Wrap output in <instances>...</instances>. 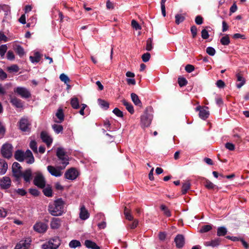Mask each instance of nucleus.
Wrapping results in <instances>:
<instances>
[{
    "label": "nucleus",
    "instance_id": "nucleus-10",
    "mask_svg": "<svg viewBox=\"0 0 249 249\" xmlns=\"http://www.w3.org/2000/svg\"><path fill=\"white\" fill-rule=\"evenodd\" d=\"M47 170L52 176L55 177H60L62 175V173L61 172L62 169H60L59 166L55 168L53 166L49 165L47 166Z\"/></svg>",
    "mask_w": 249,
    "mask_h": 249
},
{
    "label": "nucleus",
    "instance_id": "nucleus-12",
    "mask_svg": "<svg viewBox=\"0 0 249 249\" xmlns=\"http://www.w3.org/2000/svg\"><path fill=\"white\" fill-rule=\"evenodd\" d=\"M11 181L9 177L5 176L0 179V186L2 189H7L11 186Z\"/></svg>",
    "mask_w": 249,
    "mask_h": 249
},
{
    "label": "nucleus",
    "instance_id": "nucleus-36",
    "mask_svg": "<svg viewBox=\"0 0 249 249\" xmlns=\"http://www.w3.org/2000/svg\"><path fill=\"white\" fill-rule=\"evenodd\" d=\"M22 173L23 172H22L21 170H12L13 175L17 180H18V179L22 177Z\"/></svg>",
    "mask_w": 249,
    "mask_h": 249
},
{
    "label": "nucleus",
    "instance_id": "nucleus-56",
    "mask_svg": "<svg viewBox=\"0 0 249 249\" xmlns=\"http://www.w3.org/2000/svg\"><path fill=\"white\" fill-rule=\"evenodd\" d=\"M131 25L132 27L135 28L136 30L141 29V26L139 25L138 22L134 19H133L131 21Z\"/></svg>",
    "mask_w": 249,
    "mask_h": 249
},
{
    "label": "nucleus",
    "instance_id": "nucleus-52",
    "mask_svg": "<svg viewBox=\"0 0 249 249\" xmlns=\"http://www.w3.org/2000/svg\"><path fill=\"white\" fill-rule=\"evenodd\" d=\"M113 113H114L117 117H123L124 116L123 112L121 111L118 108L116 107L113 110Z\"/></svg>",
    "mask_w": 249,
    "mask_h": 249
},
{
    "label": "nucleus",
    "instance_id": "nucleus-33",
    "mask_svg": "<svg viewBox=\"0 0 249 249\" xmlns=\"http://www.w3.org/2000/svg\"><path fill=\"white\" fill-rule=\"evenodd\" d=\"M191 184L189 181H186L183 184L181 188L182 195H185L187 193V191L190 189Z\"/></svg>",
    "mask_w": 249,
    "mask_h": 249
},
{
    "label": "nucleus",
    "instance_id": "nucleus-15",
    "mask_svg": "<svg viewBox=\"0 0 249 249\" xmlns=\"http://www.w3.org/2000/svg\"><path fill=\"white\" fill-rule=\"evenodd\" d=\"M196 110L199 111V116L203 120L207 119L209 115L208 111L205 109L204 107L199 106L196 107Z\"/></svg>",
    "mask_w": 249,
    "mask_h": 249
},
{
    "label": "nucleus",
    "instance_id": "nucleus-8",
    "mask_svg": "<svg viewBox=\"0 0 249 249\" xmlns=\"http://www.w3.org/2000/svg\"><path fill=\"white\" fill-rule=\"evenodd\" d=\"M14 92L23 98H28L31 96L29 91L24 87H17L14 89Z\"/></svg>",
    "mask_w": 249,
    "mask_h": 249
},
{
    "label": "nucleus",
    "instance_id": "nucleus-47",
    "mask_svg": "<svg viewBox=\"0 0 249 249\" xmlns=\"http://www.w3.org/2000/svg\"><path fill=\"white\" fill-rule=\"evenodd\" d=\"M190 30H191V32L192 34V37L193 38H196V35H197V29L195 25L192 26L191 27Z\"/></svg>",
    "mask_w": 249,
    "mask_h": 249
},
{
    "label": "nucleus",
    "instance_id": "nucleus-20",
    "mask_svg": "<svg viewBox=\"0 0 249 249\" xmlns=\"http://www.w3.org/2000/svg\"><path fill=\"white\" fill-rule=\"evenodd\" d=\"M25 159H26V162L28 164H32L35 161V159L32 152L28 149L24 153Z\"/></svg>",
    "mask_w": 249,
    "mask_h": 249
},
{
    "label": "nucleus",
    "instance_id": "nucleus-11",
    "mask_svg": "<svg viewBox=\"0 0 249 249\" xmlns=\"http://www.w3.org/2000/svg\"><path fill=\"white\" fill-rule=\"evenodd\" d=\"M49 245L53 247L52 248H49V249H57L60 245V240L58 237H55L49 241ZM44 247L46 248L45 249H49L47 245Z\"/></svg>",
    "mask_w": 249,
    "mask_h": 249
},
{
    "label": "nucleus",
    "instance_id": "nucleus-1",
    "mask_svg": "<svg viewBox=\"0 0 249 249\" xmlns=\"http://www.w3.org/2000/svg\"><path fill=\"white\" fill-rule=\"evenodd\" d=\"M64 202L61 198L55 200L53 203L48 206L49 213L53 216H59L63 213Z\"/></svg>",
    "mask_w": 249,
    "mask_h": 249
},
{
    "label": "nucleus",
    "instance_id": "nucleus-16",
    "mask_svg": "<svg viewBox=\"0 0 249 249\" xmlns=\"http://www.w3.org/2000/svg\"><path fill=\"white\" fill-rule=\"evenodd\" d=\"M32 171L31 169L29 168L23 172L22 177L26 182L30 183L32 179Z\"/></svg>",
    "mask_w": 249,
    "mask_h": 249
},
{
    "label": "nucleus",
    "instance_id": "nucleus-53",
    "mask_svg": "<svg viewBox=\"0 0 249 249\" xmlns=\"http://www.w3.org/2000/svg\"><path fill=\"white\" fill-rule=\"evenodd\" d=\"M206 53L211 56H213L215 53V49L212 47H208L206 48Z\"/></svg>",
    "mask_w": 249,
    "mask_h": 249
},
{
    "label": "nucleus",
    "instance_id": "nucleus-41",
    "mask_svg": "<svg viewBox=\"0 0 249 249\" xmlns=\"http://www.w3.org/2000/svg\"><path fill=\"white\" fill-rule=\"evenodd\" d=\"M203 183L205 186L208 189H213L215 186L212 182L206 178L204 179Z\"/></svg>",
    "mask_w": 249,
    "mask_h": 249
},
{
    "label": "nucleus",
    "instance_id": "nucleus-42",
    "mask_svg": "<svg viewBox=\"0 0 249 249\" xmlns=\"http://www.w3.org/2000/svg\"><path fill=\"white\" fill-rule=\"evenodd\" d=\"M52 127L55 132L57 134L60 133L63 130V127L61 125L54 124L52 125Z\"/></svg>",
    "mask_w": 249,
    "mask_h": 249
},
{
    "label": "nucleus",
    "instance_id": "nucleus-46",
    "mask_svg": "<svg viewBox=\"0 0 249 249\" xmlns=\"http://www.w3.org/2000/svg\"><path fill=\"white\" fill-rule=\"evenodd\" d=\"M152 39L151 38H149L146 41V50L148 51H150L152 49Z\"/></svg>",
    "mask_w": 249,
    "mask_h": 249
},
{
    "label": "nucleus",
    "instance_id": "nucleus-13",
    "mask_svg": "<svg viewBox=\"0 0 249 249\" xmlns=\"http://www.w3.org/2000/svg\"><path fill=\"white\" fill-rule=\"evenodd\" d=\"M47 225L46 223L43 222L36 223L34 226V229L35 231L39 233H43L45 232L47 230Z\"/></svg>",
    "mask_w": 249,
    "mask_h": 249
},
{
    "label": "nucleus",
    "instance_id": "nucleus-58",
    "mask_svg": "<svg viewBox=\"0 0 249 249\" xmlns=\"http://www.w3.org/2000/svg\"><path fill=\"white\" fill-rule=\"evenodd\" d=\"M6 57L9 60H13L15 58L14 53L12 51H8Z\"/></svg>",
    "mask_w": 249,
    "mask_h": 249
},
{
    "label": "nucleus",
    "instance_id": "nucleus-6",
    "mask_svg": "<svg viewBox=\"0 0 249 249\" xmlns=\"http://www.w3.org/2000/svg\"><path fill=\"white\" fill-rule=\"evenodd\" d=\"M78 176V172L77 170L73 167L68 169L64 174L65 178L71 180L75 179Z\"/></svg>",
    "mask_w": 249,
    "mask_h": 249
},
{
    "label": "nucleus",
    "instance_id": "nucleus-4",
    "mask_svg": "<svg viewBox=\"0 0 249 249\" xmlns=\"http://www.w3.org/2000/svg\"><path fill=\"white\" fill-rule=\"evenodd\" d=\"M35 175L33 183L38 188L43 189L46 186V179L42 173L36 171L33 174Z\"/></svg>",
    "mask_w": 249,
    "mask_h": 249
},
{
    "label": "nucleus",
    "instance_id": "nucleus-61",
    "mask_svg": "<svg viewBox=\"0 0 249 249\" xmlns=\"http://www.w3.org/2000/svg\"><path fill=\"white\" fill-rule=\"evenodd\" d=\"M12 170H21L22 167L20 166L19 163L17 162H14L12 165Z\"/></svg>",
    "mask_w": 249,
    "mask_h": 249
},
{
    "label": "nucleus",
    "instance_id": "nucleus-63",
    "mask_svg": "<svg viewBox=\"0 0 249 249\" xmlns=\"http://www.w3.org/2000/svg\"><path fill=\"white\" fill-rule=\"evenodd\" d=\"M16 192L21 196H24L27 194L26 190L23 189H18L16 190Z\"/></svg>",
    "mask_w": 249,
    "mask_h": 249
},
{
    "label": "nucleus",
    "instance_id": "nucleus-38",
    "mask_svg": "<svg viewBox=\"0 0 249 249\" xmlns=\"http://www.w3.org/2000/svg\"><path fill=\"white\" fill-rule=\"evenodd\" d=\"M160 210L163 212L164 214L167 217H170L171 216V213L168 208L164 205L162 204L160 205Z\"/></svg>",
    "mask_w": 249,
    "mask_h": 249
},
{
    "label": "nucleus",
    "instance_id": "nucleus-30",
    "mask_svg": "<svg viewBox=\"0 0 249 249\" xmlns=\"http://www.w3.org/2000/svg\"><path fill=\"white\" fill-rule=\"evenodd\" d=\"M41 56L40 53L36 52L34 53V56H30L29 58L32 63H37L40 61Z\"/></svg>",
    "mask_w": 249,
    "mask_h": 249
},
{
    "label": "nucleus",
    "instance_id": "nucleus-57",
    "mask_svg": "<svg viewBox=\"0 0 249 249\" xmlns=\"http://www.w3.org/2000/svg\"><path fill=\"white\" fill-rule=\"evenodd\" d=\"M201 37L204 39H206L209 38V35L206 29H204L201 31Z\"/></svg>",
    "mask_w": 249,
    "mask_h": 249
},
{
    "label": "nucleus",
    "instance_id": "nucleus-9",
    "mask_svg": "<svg viewBox=\"0 0 249 249\" xmlns=\"http://www.w3.org/2000/svg\"><path fill=\"white\" fill-rule=\"evenodd\" d=\"M31 240L27 238L25 240H21L17 244L15 249H29L30 247Z\"/></svg>",
    "mask_w": 249,
    "mask_h": 249
},
{
    "label": "nucleus",
    "instance_id": "nucleus-7",
    "mask_svg": "<svg viewBox=\"0 0 249 249\" xmlns=\"http://www.w3.org/2000/svg\"><path fill=\"white\" fill-rule=\"evenodd\" d=\"M31 124L28 119L21 118L19 122V128L23 132H29L31 130Z\"/></svg>",
    "mask_w": 249,
    "mask_h": 249
},
{
    "label": "nucleus",
    "instance_id": "nucleus-24",
    "mask_svg": "<svg viewBox=\"0 0 249 249\" xmlns=\"http://www.w3.org/2000/svg\"><path fill=\"white\" fill-rule=\"evenodd\" d=\"M85 245L88 249H100L96 243L89 240H86L85 241Z\"/></svg>",
    "mask_w": 249,
    "mask_h": 249
},
{
    "label": "nucleus",
    "instance_id": "nucleus-62",
    "mask_svg": "<svg viewBox=\"0 0 249 249\" xmlns=\"http://www.w3.org/2000/svg\"><path fill=\"white\" fill-rule=\"evenodd\" d=\"M225 147L230 151H233L235 149L234 145L231 142H227L225 144Z\"/></svg>",
    "mask_w": 249,
    "mask_h": 249
},
{
    "label": "nucleus",
    "instance_id": "nucleus-35",
    "mask_svg": "<svg viewBox=\"0 0 249 249\" xmlns=\"http://www.w3.org/2000/svg\"><path fill=\"white\" fill-rule=\"evenodd\" d=\"M98 102L101 107L104 108L105 110H107L109 108V104L105 100L101 99H98Z\"/></svg>",
    "mask_w": 249,
    "mask_h": 249
},
{
    "label": "nucleus",
    "instance_id": "nucleus-17",
    "mask_svg": "<svg viewBox=\"0 0 249 249\" xmlns=\"http://www.w3.org/2000/svg\"><path fill=\"white\" fill-rule=\"evenodd\" d=\"M174 241L178 248H181L185 243L184 237L182 234H178L175 237Z\"/></svg>",
    "mask_w": 249,
    "mask_h": 249
},
{
    "label": "nucleus",
    "instance_id": "nucleus-40",
    "mask_svg": "<svg viewBox=\"0 0 249 249\" xmlns=\"http://www.w3.org/2000/svg\"><path fill=\"white\" fill-rule=\"evenodd\" d=\"M220 42L223 45H228L230 43V39L229 35H227L223 36L220 39Z\"/></svg>",
    "mask_w": 249,
    "mask_h": 249
},
{
    "label": "nucleus",
    "instance_id": "nucleus-50",
    "mask_svg": "<svg viewBox=\"0 0 249 249\" xmlns=\"http://www.w3.org/2000/svg\"><path fill=\"white\" fill-rule=\"evenodd\" d=\"M212 229V226L210 225H204L201 227L200 232L201 233L206 232Z\"/></svg>",
    "mask_w": 249,
    "mask_h": 249
},
{
    "label": "nucleus",
    "instance_id": "nucleus-28",
    "mask_svg": "<svg viewBox=\"0 0 249 249\" xmlns=\"http://www.w3.org/2000/svg\"><path fill=\"white\" fill-rule=\"evenodd\" d=\"M43 194L47 197H52L53 196V190L50 185L48 184L46 188H43Z\"/></svg>",
    "mask_w": 249,
    "mask_h": 249
},
{
    "label": "nucleus",
    "instance_id": "nucleus-14",
    "mask_svg": "<svg viewBox=\"0 0 249 249\" xmlns=\"http://www.w3.org/2000/svg\"><path fill=\"white\" fill-rule=\"evenodd\" d=\"M40 138L42 141L46 143L49 147L52 143L53 139L46 131H42L40 134Z\"/></svg>",
    "mask_w": 249,
    "mask_h": 249
},
{
    "label": "nucleus",
    "instance_id": "nucleus-45",
    "mask_svg": "<svg viewBox=\"0 0 249 249\" xmlns=\"http://www.w3.org/2000/svg\"><path fill=\"white\" fill-rule=\"evenodd\" d=\"M30 147L34 153H37L36 142L35 141H31L30 143Z\"/></svg>",
    "mask_w": 249,
    "mask_h": 249
},
{
    "label": "nucleus",
    "instance_id": "nucleus-2",
    "mask_svg": "<svg viewBox=\"0 0 249 249\" xmlns=\"http://www.w3.org/2000/svg\"><path fill=\"white\" fill-rule=\"evenodd\" d=\"M56 156L60 161L59 168L61 169H64L66 166L69 164V158L67 155L65 149L61 147H57L56 149Z\"/></svg>",
    "mask_w": 249,
    "mask_h": 249
},
{
    "label": "nucleus",
    "instance_id": "nucleus-51",
    "mask_svg": "<svg viewBox=\"0 0 249 249\" xmlns=\"http://www.w3.org/2000/svg\"><path fill=\"white\" fill-rule=\"evenodd\" d=\"M150 57V53H146L142 55V59L144 62H147L149 60Z\"/></svg>",
    "mask_w": 249,
    "mask_h": 249
},
{
    "label": "nucleus",
    "instance_id": "nucleus-29",
    "mask_svg": "<svg viewBox=\"0 0 249 249\" xmlns=\"http://www.w3.org/2000/svg\"><path fill=\"white\" fill-rule=\"evenodd\" d=\"M236 77L237 81L240 82L239 83L236 84V87L237 88L240 89L245 84V79L240 73H238L236 75Z\"/></svg>",
    "mask_w": 249,
    "mask_h": 249
},
{
    "label": "nucleus",
    "instance_id": "nucleus-22",
    "mask_svg": "<svg viewBox=\"0 0 249 249\" xmlns=\"http://www.w3.org/2000/svg\"><path fill=\"white\" fill-rule=\"evenodd\" d=\"M89 214L86 210L85 207L83 205L80 208L79 217L82 220H86L89 218Z\"/></svg>",
    "mask_w": 249,
    "mask_h": 249
},
{
    "label": "nucleus",
    "instance_id": "nucleus-37",
    "mask_svg": "<svg viewBox=\"0 0 249 249\" xmlns=\"http://www.w3.org/2000/svg\"><path fill=\"white\" fill-rule=\"evenodd\" d=\"M81 246V243L79 241L77 240H72L69 243V247L71 248H76V247H80Z\"/></svg>",
    "mask_w": 249,
    "mask_h": 249
},
{
    "label": "nucleus",
    "instance_id": "nucleus-26",
    "mask_svg": "<svg viewBox=\"0 0 249 249\" xmlns=\"http://www.w3.org/2000/svg\"><path fill=\"white\" fill-rule=\"evenodd\" d=\"M60 220L58 218H53L51 222L50 226L53 229H57L60 226Z\"/></svg>",
    "mask_w": 249,
    "mask_h": 249
},
{
    "label": "nucleus",
    "instance_id": "nucleus-59",
    "mask_svg": "<svg viewBox=\"0 0 249 249\" xmlns=\"http://www.w3.org/2000/svg\"><path fill=\"white\" fill-rule=\"evenodd\" d=\"M203 18L201 16H197L195 18V22L197 25H201L203 23Z\"/></svg>",
    "mask_w": 249,
    "mask_h": 249
},
{
    "label": "nucleus",
    "instance_id": "nucleus-43",
    "mask_svg": "<svg viewBox=\"0 0 249 249\" xmlns=\"http://www.w3.org/2000/svg\"><path fill=\"white\" fill-rule=\"evenodd\" d=\"M178 83L180 87L186 86L187 84V80L184 77H179L178 78Z\"/></svg>",
    "mask_w": 249,
    "mask_h": 249
},
{
    "label": "nucleus",
    "instance_id": "nucleus-25",
    "mask_svg": "<svg viewBox=\"0 0 249 249\" xmlns=\"http://www.w3.org/2000/svg\"><path fill=\"white\" fill-rule=\"evenodd\" d=\"M122 102L124 106L125 107L127 111L131 114L134 112V107L133 105L129 102H127L126 100L123 99Z\"/></svg>",
    "mask_w": 249,
    "mask_h": 249
},
{
    "label": "nucleus",
    "instance_id": "nucleus-27",
    "mask_svg": "<svg viewBox=\"0 0 249 249\" xmlns=\"http://www.w3.org/2000/svg\"><path fill=\"white\" fill-rule=\"evenodd\" d=\"M7 168V162L4 160H0V175H4L6 172Z\"/></svg>",
    "mask_w": 249,
    "mask_h": 249
},
{
    "label": "nucleus",
    "instance_id": "nucleus-54",
    "mask_svg": "<svg viewBox=\"0 0 249 249\" xmlns=\"http://www.w3.org/2000/svg\"><path fill=\"white\" fill-rule=\"evenodd\" d=\"M8 71L10 72H17L19 71V68L17 65H12L8 68Z\"/></svg>",
    "mask_w": 249,
    "mask_h": 249
},
{
    "label": "nucleus",
    "instance_id": "nucleus-19",
    "mask_svg": "<svg viewBox=\"0 0 249 249\" xmlns=\"http://www.w3.org/2000/svg\"><path fill=\"white\" fill-rule=\"evenodd\" d=\"M14 158L19 162L23 161L25 160L24 152L21 150H16L14 154Z\"/></svg>",
    "mask_w": 249,
    "mask_h": 249
},
{
    "label": "nucleus",
    "instance_id": "nucleus-32",
    "mask_svg": "<svg viewBox=\"0 0 249 249\" xmlns=\"http://www.w3.org/2000/svg\"><path fill=\"white\" fill-rule=\"evenodd\" d=\"M71 105L74 109L79 108L80 106L78 99L76 97L71 98Z\"/></svg>",
    "mask_w": 249,
    "mask_h": 249
},
{
    "label": "nucleus",
    "instance_id": "nucleus-23",
    "mask_svg": "<svg viewBox=\"0 0 249 249\" xmlns=\"http://www.w3.org/2000/svg\"><path fill=\"white\" fill-rule=\"evenodd\" d=\"M10 103L17 108H21L23 107L21 100L15 97L10 98Z\"/></svg>",
    "mask_w": 249,
    "mask_h": 249
},
{
    "label": "nucleus",
    "instance_id": "nucleus-3",
    "mask_svg": "<svg viewBox=\"0 0 249 249\" xmlns=\"http://www.w3.org/2000/svg\"><path fill=\"white\" fill-rule=\"evenodd\" d=\"M151 107H147L144 110L143 114L141 117V125L142 128L147 127L150 126L152 119Z\"/></svg>",
    "mask_w": 249,
    "mask_h": 249
},
{
    "label": "nucleus",
    "instance_id": "nucleus-21",
    "mask_svg": "<svg viewBox=\"0 0 249 249\" xmlns=\"http://www.w3.org/2000/svg\"><path fill=\"white\" fill-rule=\"evenodd\" d=\"M130 96L131 100L133 103L135 104V105L138 106L140 107H142V103L140 100L139 96L136 93H132Z\"/></svg>",
    "mask_w": 249,
    "mask_h": 249
},
{
    "label": "nucleus",
    "instance_id": "nucleus-5",
    "mask_svg": "<svg viewBox=\"0 0 249 249\" xmlns=\"http://www.w3.org/2000/svg\"><path fill=\"white\" fill-rule=\"evenodd\" d=\"M12 145L10 143H5L2 145L0 152L2 156L7 159H10L12 156Z\"/></svg>",
    "mask_w": 249,
    "mask_h": 249
},
{
    "label": "nucleus",
    "instance_id": "nucleus-48",
    "mask_svg": "<svg viewBox=\"0 0 249 249\" xmlns=\"http://www.w3.org/2000/svg\"><path fill=\"white\" fill-rule=\"evenodd\" d=\"M7 50L6 45H2L0 46V55L1 57L4 56Z\"/></svg>",
    "mask_w": 249,
    "mask_h": 249
},
{
    "label": "nucleus",
    "instance_id": "nucleus-39",
    "mask_svg": "<svg viewBox=\"0 0 249 249\" xmlns=\"http://www.w3.org/2000/svg\"><path fill=\"white\" fill-rule=\"evenodd\" d=\"M185 17L183 15L177 14L175 16V22L178 25L182 22L185 20Z\"/></svg>",
    "mask_w": 249,
    "mask_h": 249
},
{
    "label": "nucleus",
    "instance_id": "nucleus-18",
    "mask_svg": "<svg viewBox=\"0 0 249 249\" xmlns=\"http://www.w3.org/2000/svg\"><path fill=\"white\" fill-rule=\"evenodd\" d=\"M13 49L17 54H18L20 58L22 57L25 54L23 48L18 44H14L13 45Z\"/></svg>",
    "mask_w": 249,
    "mask_h": 249
},
{
    "label": "nucleus",
    "instance_id": "nucleus-34",
    "mask_svg": "<svg viewBox=\"0 0 249 249\" xmlns=\"http://www.w3.org/2000/svg\"><path fill=\"white\" fill-rule=\"evenodd\" d=\"M204 245L207 247H212L213 248L218 246V239H214L211 241H206L204 243Z\"/></svg>",
    "mask_w": 249,
    "mask_h": 249
},
{
    "label": "nucleus",
    "instance_id": "nucleus-55",
    "mask_svg": "<svg viewBox=\"0 0 249 249\" xmlns=\"http://www.w3.org/2000/svg\"><path fill=\"white\" fill-rule=\"evenodd\" d=\"M227 233V230L226 228L224 227H219V236H224Z\"/></svg>",
    "mask_w": 249,
    "mask_h": 249
},
{
    "label": "nucleus",
    "instance_id": "nucleus-31",
    "mask_svg": "<svg viewBox=\"0 0 249 249\" xmlns=\"http://www.w3.org/2000/svg\"><path fill=\"white\" fill-rule=\"evenodd\" d=\"M55 115L57 117V118L59 120V121L57 122V123H61L64 121V114L63 113V109L61 108H59L58 109Z\"/></svg>",
    "mask_w": 249,
    "mask_h": 249
},
{
    "label": "nucleus",
    "instance_id": "nucleus-44",
    "mask_svg": "<svg viewBox=\"0 0 249 249\" xmlns=\"http://www.w3.org/2000/svg\"><path fill=\"white\" fill-rule=\"evenodd\" d=\"M59 78L61 81L64 82L65 84H67L70 81V78L64 73L61 74Z\"/></svg>",
    "mask_w": 249,
    "mask_h": 249
},
{
    "label": "nucleus",
    "instance_id": "nucleus-60",
    "mask_svg": "<svg viewBox=\"0 0 249 249\" xmlns=\"http://www.w3.org/2000/svg\"><path fill=\"white\" fill-rule=\"evenodd\" d=\"M185 71L189 73L192 72L195 70V67L193 65L187 64L185 68Z\"/></svg>",
    "mask_w": 249,
    "mask_h": 249
},
{
    "label": "nucleus",
    "instance_id": "nucleus-64",
    "mask_svg": "<svg viewBox=\"0 0 249 249\" xmlns=\"http://www.w3.org/2000/svg\"><path fill=\"white\" fill-rule=\"evenodd\" d=\"M7 77L6 73L1 68H0V79L2 80L6 79Z\"/></svg>",
    "mask_w": 249,
    "mask_h": 249
},
{
    "label": "nucleus",
    "instance_id": "nucleus-49",
    "mask_svg": "<svg viewBox=\"0 0 249 249\" xmlns=\"http://www.w3.org/2000/svg\"><path fill=\"white\" fill-rule=\"evenodd\" d=\"M29 192L34 196H38L40 195V192L36 189L30 188Z\"/></svg>",
    "mask_w": 249,
    "mask_h": 249
}]
</instances>
